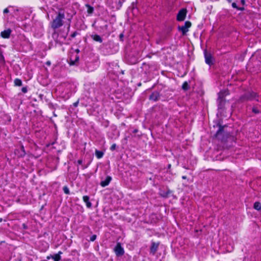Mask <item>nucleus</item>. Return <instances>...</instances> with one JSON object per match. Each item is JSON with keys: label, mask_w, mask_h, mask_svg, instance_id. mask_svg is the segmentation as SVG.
Here are the masks:
<instances>
[{"label": "nucleus", "mask_w": 261, "mask_h": 261, "mask_svg": "<svg viewBox=\"0 0 261 261\" xmlns=\"http://www.w3.org/2000/svg\"><path fill=\"white\" fill-rule=\"evenodd\" d=\"M65 18V14L63 11H59L57 16L53 20L51 23V28L56 29L63 25V20Z\"/></svg>", "instance_id": "f257e3e1"}, {"label": "nucleus", "mask_w": 261, "mask_h": 261, "mask_svg": "<svg viewBox=\"0 0 261 261\" xmlns=\"http://www.w3.org/2000/svg\"><path fill=\"white\" fill-rule=\"evenodd\" d=\"M229 94L228 91L227 90H223L219 93L218 98V109H222L225 104L224 97Z\"/></svg>", "instance_id": "f03ea898"}, {"label": "nucleus", "mask_w": 261, "mask_h": 261, "mask_svg": "<svg viewBox=\"0 0 261 261\" xmlns=\"http://www.w3.org/2000/svg\"><path fill=\"white\" fill-rule=\"evenodd\" d=\"M191 26V22L187 21L182 26L178 27V30L182 32V35H185L189 31V28Z\"/></svg>", "instance_id": "7ed1b4c3"}, {"label": "nucleus", "mask_w": 261, "mask_h": 261, "mask_svg": "<svg viewBox=\"0 0 261 261\" xmlns=\"http://www.w3.org/2000/svg\"><path fill=\"white\" fill-rule=\"evenodd\" d=\"M116 255L117 256H120L124 254V251L123 248L121 247L120 243H118L114 248Z\"/></svg>", "instance_id": "20e7f679"}, {"label": "nucleus", "mask_w": 261, "mask_h": 261, "mask_svg": "<svg viewBox=\"0 0 261 261\" xmlns=\"http://www.w3.org/2000/svg\"><path fill=\"white\" fill-rule=\"evenodd\" d=\"M186 13L187 10L186 9L180 10L177 15V20L179 21H183L186 17Z\"/></svg>", "instance_id": "39448f33"}, {"label": "nucleus", "mask_w": 261, "mask_h": 261, "mask_svg": "<svg viewBox=\"0 0 261 261\" xmlns=\"http://www.w3.org/2000/svg\"><path fill=\"white\" fill-rule=\"evenodd\" d=\"M62 253L61 251H59L58 253L54 254L52 256H48L47 257V259H51L53 261H59L61 259L60 255Z\"/></svg>", "instance_id": "423d86ee"}, {"label": "nucleus", "mask_w": 261, "mask_h": 261, "mask_svg": "<svg viewBox=\"0 0 261 261\" xmlns=\"http://www.w3.org/2000/svg\"><path fill=\"white\" fill-rule=\"evenodd\" d=\"M205 60L206 64L211 65L212 64V57L210 54L204 52Z\"/></svg>", "instance_id": "0eeeda50"}, {"label": "nucleus", "mask_w": 261, "mask_h": 261, "mask_svg": "<svg viewBox=\"0 0 261 261\" xmlns=\"http://www.w3.org/2000/svg\"><path fill=\"white\" fill-rule=\"evenodd\" d=\"M160 97L159 93L157 91L153 92L149 96V99L153 101H157Z\"/></svg>", "instance_id": "6e6552de"}, {"label": "nucleus", "mask_w": 261, "mask_h": 261, "mask_svg": "<svg viewBox=\"0 0 261 261\" xmlns=\"http://www.w3.org/2000/svg\"><path fill=\"white\" fill-rule=\"evenodd\" d=\"M112 180V177L110 176H107L105 180H102L100 182V186L102 187H105L108 186Z\"/></svg>", "instance_id": "1a4fd4ad"}, {"label": "nucleus", "mask_w": 261, "mask_h": 261, "mask_svg": "<svg viewBox=\"0 0 261 261\" xmlns=\"http://www.w3.org/2000/svg\"><path fill=\"white\" fill-rule=\"evenodd\" d=\"M11 30L9 29L2 32L1 35V36L4 38H9L11 34Z\"/></svg>", "instance_id": "9d476101"}, {"label": "nucleus", "mask_w": 261, "mask_h": 261, "mask_svg": "<svg viewBox=\"0 0 261 261\" xmlns=\"http://www.w3.org/2000/svg\"><path fill=\"white\" fill-rule=\"evenodd\" d=\"M159 247V244H156L154 242L152 243L151 246L150 248V252L153 254H154Z\"/></svg>", "instance_id": "9b49d317"}, {"label": "nucleus", "mask_w": 261, "mask_h": 261, "mask_svg": "<svg viewBox=\"0 0 261 261\" xmlns=\"http://www.w3.org/2000/svg\"><path fill=\"white\" fill-rule=\"evenodd\" d=\"M91 37L96 42H98L99 43H101L102 42V39L101 37L98 35H91Z\"/></svg>", "instance_id": "f8f14e48"}, {"label": "nucleus", "mask_w": 261, "mask_h": 261, "mask_svg": "<svg viewBox=\"0 0 261 261\" xmlns=\"http://www.w3.org/2000/svg\"><path fill=\"white\" fill-rule=\"evenodd\" d=\"M256 97V93L254 92H251V93H248L246 94L245 95V97L247 99H252L253 98H255Z\"/></svg>", "instance_id": "ddd939ff"}, {"label": "nucleus", "mask_w": 261, "mask_h": 261, "mask_svg": "<svg viewBox=\"0 0 261 261\" xmlns=\"http://www.w3.org/2000/svg\"><path fill=\"white\" fill-rule=\"evenodd\" d=\"M83 200L86 203V205L88 207L90 208L91 207V203L89 201V197L88 196H83Z\"/></svg>", "instance_id": "4468645a"}, {"label": "nucleus", "mask_w": 261, "mask_h": 261, "mask_svg": "<svg viewBox=\"0 0 261 261\" xmlns=\"http://www.w3.org/2000/svg\"><path fill=\"white\" fill-rule=\"evenodd\" d=\"M253 207L256 210H260L261 209V204L259 202H255L254 203Z\"/></svg>", "instance_id": "2eb2a0df"}, {"label": "nucleus", "mask_w": 261, "mask_h": 261, "mask_svg": "<svg viewBox=\"0 0 261 261\" xmlns=\"http://www.w3.org/2000/svg\"><path fill=\"white\" fill-rule=\"evenodd\" d=\"M86 6L87 8V12L90 14H92L94 11L93 7H91L88 4H87Z\"/></svg>", "instance_id": "dca6fc26"}, {"label": "nucleus", "mask_w": 261, "mask_h": 261, "mask_svg": "<svg viewBox=\"0 0 261 261\" xmlns=\"http://www.w3.org/2000/svg\"><path fill=\"white\" fill-rule=\"evenodd\" d=\"M95 155L98 159H100L103 156V153L101 151L96 150L95 151Z\"/></svg>", "instance_id": "f3484780"}, {"label": "nucleus", "mask_w": 261, "mask_h": 261, "mask_svg": "<svg viewBox=\"0 0 261 261\" xmlns=\"http://www.w3.org/2000/svg\"><path fill=\"white\" fill-rule=\"evenodd\" d=\"M189 88L188 83L187 82H185L182 86V88L184 90H187Z\"/></svg>", "instance_id": "a211bd4d"}, {"label": "nucleus", "mask_w": 261, "mask_h": 261, "mask_svg": "<svg viewBox=\"0 0 261 261\" xmlns=\"http://www.w3.org/2000/svg\"><path fill=\"white\" fill-rule=\"evenodd\" d=\"M14 83L16 86H20L22 85V82L20 80L16 79L14 81Z\"/></svg>", "instance_id": "6ab92c4d"}, {"label": "nucleus", "mask_w": 261, "mask_h": 261, "mask_svg": "<svg viewBox=\"0 0 261 261\" xmlns=\"http://www.w3.org/2000/svg\"><path fill=\"white\" fill-rule=\"evenodd\" d=\"M5 63L4 57L3 55L2 51L0 50V63L4 64Z\"/></svg>", "instance_id": "aec40b11"}, {"label": "nucleus", "mask_w": 261, "mask_h": 261, "mask_svg": "<svg viewBox=\"0 0 261 261\" xmlns=\"http://www.w3.org/2000/svg\"><path fill=\"white\" fill-rule=\"evenodd\" d=\"M25 153L24 151V149L23 146H21L20 147V153L19 154V156H23L25 155Z\"/></svg>", "instance_id": "412c9836"}, {"label": "nucleus", "mask_w": 261, "mask_h": 261, "mask_svg": "<svg viewBox=\"0 0 261 261\" xmlns=\"http://www.w3.org/2000/svg\"><path fill=\"white\" fill-rule=\"evenodd\" d=\"M170 193V192L169 191H167V192H161L160 194L162 196L164 197H167L168 196V194Z\"/></svg>", "instance_id": "4be33fe9"}, {"label": "nucleus", "mask_w": 261, "mask_h": 261, "mask_svg": "<svg viewBox=\"0 0 261 261\" xmlns=\"http://www.w3.org/2000/svg\"><path fill=\"white\" fill-rule=\"evenodd\" d=\"M64 192L66 194H69L70 192L68 188L66 186H65L63 188Z\"/></svg>", "instance_id": "5701e85b"}, {"label": "nucleus", "mask_w": 261, "mask_h": 261, "mask_svg": "<svg viewBox=\"0 0 261 261\" xmlns=\"http://www.w3.org/2000/svg\"><path fill=\"white\" fill-rule=\"evenodd\" d=\"M223 127L220 126L218 129V130L216 133V135H218L222 130H223Z\"/></svg>", "instance_id": "b1692460"}, {"label": "nucleus", "mask_w": 261, "mask_h": 261, "mask_svg": "<svg viewBox=\"0 0 261 261\" xmlns=\"http://www.w3.org/2000/svg\"><path fill=\"white\" fill-rule=\"evenodd\" d=\"M96 236L95 234H94L91 237L90 241H94L96 240Z\"/></svg>", "instance_id": "393cba45"}, {"label": "nucleus", "mask_w": 261, "mask_h": 261, "mask_svg": "<svg viewBox=\"0 0 261 261\" xmlns=\"http://www.w3.org/2000/svg\"><path fill=\"white\" fill-rule=\"evenodd\" d=\"M232 7L233 8H236V9H238V7H237V4H236V3H233L232 4Z\"/></svg>", "instance_id": "a878e982"}, {"label": "nucleus", "mask_w": 261, "mask_h": 261, "mask_svg": "<svg viewBox=\"0 0 261 261\" xmlns=\"http://www.w3.org/2000/svg\"><path fill=\"white\" fill-rule=\"evenodd\" d=\"M115 148H116V144H113V145L111 146V149L112 150H114V149H115Z\"/></svg>", "instance_id": "bb28decb"}, {"label": "nucleus", "mask_w": 261, "mask_h": 261, "mask_svg": "<svg viewBox=\"0 0 261 261\" xmlns=\"http://www.w3.org/2000/svg\"><path fill=\"white\" fill-rule=\"evenodd\" d=\"M22 91L23 93H26L27 92V89L25 87H23L22 88Z\"/></svg>", "instance_id": "cd10ccee"}, {"label": "nucleus", "mask_w": 261, "mask_h": 261, "mask_svg": "<svg viewBox=\"0 0 261 261\" xmlns=\"http://www.w3.org/2000/svg\"><path fill=\"white\" fill-rule=\"evenodd\" d=\"M252 111L255 113H258V111L256 109V108H253L252 109Z\"/></svg>", "instance_id": "c85d7f7f"}, {"label": "nucleus", "mask_w": 261, "mask_h": 261, "mask_svg": "<svg viewBox=\"0 0 261 261\" xmlns=\"http://www.w3.org/2000/svg\"><path fill=\"white\" fill-rule=\"evenodd\" d=\"M9 12V10L8 8H6L4 9V13H7Z\"/></svg>", "instance_id": "c756f323"}, {"label": "nucleus", "mask_w": 261, "mask_h": 261, "mask_svg": "<svg viewBox=\"0 0 261 261\" xmlns=\"http://www.w3.org/2000/svg\"><path fill=\"white\" fill-rule=\"evenodd\" d=\"M76 36V32H74L73 34H71V37L73 38Z\"/></svg>", "instance_id": "7c9ffc66"}, {"label": "nucleus", "mask_w": 261, "mask_h": 261, "mask_svg": "<svg viewBox=\"0 0 261 261\" xmlns=\"http://www.w3.org/2000/svg\"><path fill=\"white\" fill-rule=\"evenodd\" d=\"M77 163H78V164H79V165L82 164V160H79L77 161Z\"/></svg>", "instance_id": "2f4dec72"}, {"label": "nucleus", "mask_w": 261, "mask_h": 261, "mask_svg": "<svg viewBox=\"0 0 261 261\" xmlns=\"http://www.w3.org/2000/svg\"><path fill=\"white\" fill-rule=\"evenodd\" d=\"M78 103H79V102H78V101H76V102H74V103H73V106H74V107H77V106Z\"/></svg>", "instance_id": "473e14b6"}, {"label": "nucleus", "mask_w": 261, "mask_h": 261, "mask_svg": "<svg viewBox=\"0 0 261 261\" xmlns=\"http://www.w3.org/2000/svg\"><path fill=\"white\" fill-rule=\"evenodd\" d=\"M241 2L242 4L243 5L245 4V0H241Z\"/></svg>", "instance_id": "72a5a7b5"}, {"label": "nucleus", "mask_w": 261, "mask_h": 261, "mask_svg": "<svg viewBox=\"0 0 261 261\" xmlns=\"http://www.w3.org/2000/svg\"><path fill=\"white\" fill-rule=\"evenodd\" d=\"M137 132H138V130H137V129H135V130H134V133H136Z\"/></svg>", "instance_id": "f704fd0d"}, {"label": "nucleus", "mask_w": 261, "mask_h": 261, "mask_svg": "<svg viewBox=\"0 0 261 261\" xmlns=\"http://www.w3.org/2000/svg\"><path fill=\"white\" fill-rule=\"evenodd\" d=\"M182 178L183 179H186L187 177L186 176H182Z\"/></svg>", "instance_id": "c9c22d12"}, {"label": "nucleus", "mask_w": 261, "mask_h": 261, "mask_svg": "<svg viewBox=\"0 0 261 261\" xmlns=\"http://www.w3.org/2000/svg\"><path fill=\"white\" fill-rule=\"evenodd\" d=\"M47 64H48V65H50V62H47Z\"/></svg>", "instance_id": "e433bc0d"}, {"label": "nucleus", "mask_w": 261, "mask_h": 261, "mask_svg": "<svg viewBox=\"0 0 261 261\" xmlns=\"http://www.w3.org/2000/svg\"><path fill=\"white\" fill-rule=\"evenodd\" d=\"M228 2H231V0H227Z\"/></svg>", "instance_id": "4c0bfd02"}, {"label": "nucleus", "mask_w": 261, "mask_h": 261, "mask_svg": "<svg viewBox=\"0 0 261 261\" xmlns=\"http://www.w3.org/2000/svg\"><path fill=\"white\" fill-rule=\"evenodd\" d=\"M2 218H1V219H0V222H2Z\"/></svg>", "instance_id": "58836bf2"}, {"label": "nucleus", "mask_w": 261, "mask_h": 261, "mask_svg": "<svg viewBox=\"0 0 261 261\" xmlns=\"http://www.w3.org/2000/svg\"><path fill=\"white\" fill-rule=\"evenodd\" d=\"M74 64V63H73V62H72L70 63V64Z\"/></svg>", "instance_id": "ea45409f"}, {"label": "nucleus", "mask_w": 261, "mask_h": 261, "mask_svg": "<svg viewBox=\"0 0 261 261\" xmlns=\"http://www.w3.org/2000/svg\"><path fill=\"white\" fill-rule=\"evenodd\" d=\"M239 10H241V9H239ZM242 10H243V8H242Z\"/></svg>", "instance_id": "a19ab883"}]
</instances>
